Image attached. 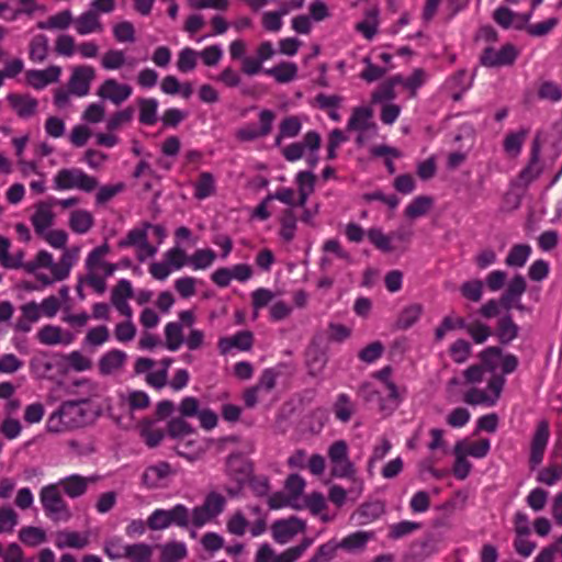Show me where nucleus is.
I'll return each mask as SVG.
<instances>
[{
	"label": "nucleus",
	"instance_id": "obj_1",
	"mask_svg": "<svg viewBox=\"0 0 562 562\" xmlns=\"http://www.w3.org/2000/svg\"><path fill=\"white\" fill-rule=\"evenodd\" d=\"M111 248L108 243L93 248L85 260L87 274L82 280L98 294H103L106 290L105 279L111 277L116 270L117 265L106 261V256Z\"/></svg>",
	"mask_w": 562,
	"mask_h": 562
},
{
	"label": "nucleus",
	"instance_id": "obj_2",
	"mask_svg": "<svg viewBox=\"0 0 562 562\" xmlns=\"http://www.w3.org/2000/svg\"><path fill=\"white\" fill-rule=\"evenodd\" d=\"M86 401H70L64 403L47 419V429L50 432H61L67 429L85 426L91 418L86 407Z\"/></svg>",
	"mask_w": 562,
	"mask_h": 562
},
{
	"label": "nucleus",
	"instance_id": "obj_3",
	"mask_svg": "<svg viewBox=\"0 0 562 562\" xmlns=\"http://www.w3.org/2000/svg\"><path fill=\"white\" fill-rule=\"evenodd\" d=\"M57 483L44 485L38 493L40 503L47 518L56 522H67L72 513Z\"/></svg>",
	"mask_w": 562,
	"mask_h": 562
},
{
	"label": "nucleus",
	"instance_id": "obj_4",
	"mask_svg": "<svg viewBox=\"0 0 562 562\" xmlns=\"http://www.w3.org/2000/svg\"><path fill=\"white\" fill-rule=\"evenodd\" d=\"M98 179L76 167L61 168L53 177V187L56 191L79 190L92 192L98 188Z\"/></svg>",
	"mask_w": 562,
	"mask_h": 562
},
{
	"label": "nucleus",
	"instance_id": "obj_5",
	"mask_svg": "<svg viewBox=\"0 0 562 562\" xmlns=\"http://www.w3.org/2000/svg\"><path fill=\"white\" fill-rule=\"evenodd\" d=\"M373 111L369 106H358L352 110L347 123L348 132H357L356 143L363 146L378 135V125L372 121Z\"/></svg>",
	"mask_w": 562,
	"mask_h": 562
},
{
	"label": "nucleus",
	"instance_id": "obj_6",
	"mask_svg": "<svg viewBox=\"0 0 562 562\" xmlns=\"http://www.w3.org/2000/svg\"><path fill=\"white\" fill-rule=\"evenodd\" d=\"M190 524V510L182 504H177L170 509H155L147 519L151 530H164L171 525L187 528Z\"/></svg>",
	"mask_w": 562,
	"mask_h": 562
},
{
	"label": "nucleus",
	"instance_id": "obj_7",
	"mask_svg": "<svg viewBox=\"0 0 562 562\" xmlns=\"http://www.w3.org/2000/svg\"><path fill=\"white\" fill-rule=\"evenodd\" d=\"M505 385V378L502 375H494L487 383L486 389H477L474 385L463 394V402L476 406H494L501 397L503 387Z\"/></svg>",
	"mask_w": 562,
	"mask_h": 562
},
{
	"label": "nucleus",
	"instance_id": "obj_8",
	"mask_svg": "<svg viewBox=\"0 0 562 562\" xmlns=\"http://www.w3.org/2000/svg\"><path fill=\"white\" fill-rule=\"evenodd\" d=\"M312 538H304L294 547L278 553L270 544H261L255 555V562H296L313 544Z\"/></svg>",
	"mask_w": 562,
	"mask_h": 562
},
{
	"label": "nucleus",
	"instance_id": "obj_9",
	"mask_svg": "<svg viewBox=\"0 0 562 562\" xmlns=\"http://www.w3.org/2000/svg\"><path fill=\"white\" fill-rule=\"evenodd\" d=\"M151 224L143 222L139 226H136L128 231L126 236L119 240L117 246L120 248L134 247L137 251V258L144 261L146 258L155 256L157 248L148 243V229Z\"/></svg>",
	"mask_w": 562,
	"mask_h": 562
},
{
	"label": "nucleus",
	"instance_id": "obj_10",
	"mask_svg": "<svg viewBox=\"0 0 562 562\" xmlns=\"http://www.w3.org/2000/svg\"><path fill=\"white\" fill-rule=\"evenodd\" d=\"M188 263L187 254L180 247H172L164 255L161 261L153 262L149 272L156 280H166L172 271L180 270Z\"/></svg>",
	"mask_w": 562,
	"mask_h": 562
},
{
	"label": "nucleus",
	"instance_id": "obj_11",
	"mask_svg": "<svg viewBox=\"0 0 562 562\" xmlns=\"http://www.w3.org/2000/svg\"><path fill=\"white\" fill-rule=\"evenodd\" d=\"M260 127L255 124H245L236 131V138L240 142H251L269 135L272 131V124L276 114L271 110H261L259 112Z\"/></svg>",
	"mask_w": 562,
	"mask_h": 562
},
{
	"label": "nucleus",
	"instance_id": "obj_12",
	"mask_svg": "<svg viewBox=\"0 0 562 562\" xmlns=\"http://www.w3.org/2000/svg\"><path fill=\"white\" fill-rule=\"evenodd\" d=\"M306 522L297 517L276 520L271 526L273 540L279 544L289 543L295 536L304 532Z\"/></svg>",
	"mask_w": 562,
	"mask_h": 562
},
{
	"label": "nucleus",
	"instance_id": "obj_13",
	"mask_svg": "<svg viewBox=\"0 0 562 562\" xmlns=\"http://www.w3.org/2000/svg\"><path fill=\"white\" fill-rule=\"evenodd\" d=\"M79 247L71 249L65 248L63 255L55 267V278H47L45 272H37L36 279L42 282L43 285H50L57 281H63L68 278L70 270L78 260Z\"/></svg>",
	"mask_w": 562,
	"mask_h": 562
},
{
	"label": "nucleus",
	"instance_id": "obj_14",
	"mask_svg": "<svg viewBox=\"0 0 562 562\" xmlns=\"http://www.w3.org/2000/svg\"><path fill=\"white\" fill-rule=\"evenodd\" d=\"M175 474L168 462L160 461L147 467L142 474V483L146 488L155 490L167 485L169 479Z\"/></svg>",
	"mask_w": 562,
	"mask_h": 562
},
{
	"label": "nucleus",
	"instance_id": "obj_15",
	"mask_svg": "<svg viewBox=\"0 0 562 562\" xmlns=\"http://www.w3.org/2000/svg\"><path fill=\"white\" fill-rule=\"evenodd\" d=\"M518 52L515 46L506 44L498 50L487 47L482 53L480 60L485 67H502L512 65L517 58Z\"/></svg>",
	"mask_w": 562,
	"mask_h": 562
},
{
	"label": "nucleus",
	"instance_id": "obj_16",
	"mask_svg": "<svg viewBox=\"0 0 562 562\" xmlns=\"http://www.w3.org/2000/svg\"><path fill=\"white\" fill-rule=\"evenodd\" d=\"M133 93V89L127 83H121L116 79L109 78L98 88L97 94L112 103L119 105L126 101Z\"/></svg>",
	"mask_w": 562,
	"mask_h": 562
},
{
	"label": "nucleus",
	"instance_id": "obj_17",
	"mask_svg": "<svg viewBox=\"0 0 562 562\" xmlns=\"http://www.w3.org/2000/svg\"><path fill=\"white\" fill-rule=\"evenodd\" d=\"M36 338L45 346H69L75 341L76 335L56 325H45L37 331Z\"/></svg>",
	"mask_w": 562,
	"mask_h": 562
},
{
	"label": "nucleus",
	"instance_id": "obj_18",
	"mask_svg": "<svg viewBox=\"0 0 562 562\" xmlns=\"http://www.w3.org/2000/svg\"><path fill=\"white\" fill-rule=\"evenodd\" d=\"M549 437V423L547 420H540L537 424L536 431L531 440L529 461L532 467H537L542 462Z\"/></svg>",
	"mask_w": 562,
	"mask_h": 562
},
{
	"label": "nucleus",
	"instance_id": "obj_19",
	"mask_svg": "<svg viewBox=\"0 0 562 562\" xmlns=\"http://www.w3.org/2000/svg\"><path fill=\"white\" fill-rule=\"evenodd\" d=\"M97 482L95 476H82L79 474H71L69 476L60 479L56 482L60 490L67 495L69 498H79L83 496L90 484Z\"/></svg>",
	"mask_w": 562,
	"mask_h": 562
},
{
	"label": "nucleus",
	"instance_id": "obj_20",
	"mask_svg": "<svg viewBox=\"0 0 562 562\" xmlns=\"http://www.w3.org/2000/svg\"><path fill=\"white\" fill-rule=\"evenodd\" d=\"M93 78L94 69L91 66L75 67L68 82L70 92L78 97L87 95Z\"/></svg>",
	"mask_w": 562,
	"mask_h": 562
},
{
	"label": "nucleus",
	"instance_id": "obj_21",
	"mask_svg": "<svg viewBox=\"0 0 562 562\" xmlns=\"http://www.w3.org/2000/svg\"><path fill=\"white\" fill-rule=\"evenodd\" d=\"M52 202H38L35 205L34 213L31 216V223L38 236L44 235L53 226L55 213Z\"/></svg>",
	"mask_w": 562,
	"mask_h": 562
},
{
	"label": "nucleus",
	"instance_id": "obj_22",
	"mask_svg": "<svg viewBox=\"0 0 562 562\" xmlns=\"http://www.w3.org/2000/svg\"><path fill=\"white\" fill-rule=\"evenodd\" d=\"M532 12L515 13L506 7H499L494 11V21L504 29L514 27L522 30L529 23Z\"/></svg>",
	"mask_w": 562,
	"mask_h": 562
},
{
	"label": "nucleus",
	"instance_id": "obj_23",
	"mask_svg": "<svg viewBox=\"0 0 562 562\" xmlns=\"http://www.w3.org/2000/svg\"><path fill=\"white\" fill-rule=\"evenodd\" d=\"M61 68L55 65L42 70L32 69L26 71L25 81L32 88L41 90L50 83L57 82L59 80Z\"/></svg>",
	"mask_w": 562,
	"mask_h": 562
},
{
	"label": "nucleus",
	"instance_id": "obj_24",
	"mask_svg": "<svg viewBox=\"0 0 562 562\" xmlns=\"http://www.w3.org/2000/svg\"><path fill=\"white\" fill-rule=\"evenodd\" d=\"M526 289L527 284L524 277L520 274L515 276L509 281L505 293L501 297L499 304L503 305L506 310H510L512 307L522 310L520 297L526 292Z\"/></svg>",
	"mask_w": 562,
	"mask_h": 562
},
{
	"label": "nucleus",
	"instance_id": "obj_25",
	"mask_svg": "<svg viewBox=\"0 0 562 562\" xmlns=\"http://www.w3.org/2000/svg\"><path fill=\"white\" fill-rule=\"evenodd\" d=\"M254 344V335L249 330H241L229 337L218 339V350L221 355H227L233 349L249 351Z\"/></svg>",
	"mask_w": 562,
	"mask_h": 562
},
{
	"label": "nucleus",
	"instance_id": "obj_26",
	"mask_svg": "<svg viewBox=\"0 0 562 562\" xmlns=\"http://www.w3.org/2000/svg\"><path fill=\"white\" fill-rule=\"evenodd\" d=\"M127 355L119 349L105 352L98 362L99 372L102 375H113L122 371L126 362Z\"/></svg>",
	"mask_w": 562,
	"mask_h": 562
},
{
	"label": "nucleus",
	"instance_id": "obj_27",
	"mask_svg": "<svg viewBox=\"0 0 562 562\" xmlns=\"http://www.w3.org/2000/svg\"><path fill=\"white\" fill-rule=\"evenodd\" d=\"M305 484V480L302 476H300L299 474H291L285 482V488L290 494V497L283 503H277L276 498H271L270 507L280 508L282 506L288 505L293 508H301V505H299L296 502L297 497L303 493Z\"/></svg>",
	"mask_w": 562,
	"mask_h": 562
},
{
	"label": "nucleus",
	"instance_id": "obj_28",
	"mask_svg": "<svg viewBox=\"0 0 562 562\" xmlns=\"http://www.w3.org/2000/svg\"><path fill=\"white\" fill-rule=\"evenodd\" d=\"M90 542L88 532H78L74 530H59L55 533V546L58 549H83Z\"/></svg>",
	"mask_w": 562,
	"mask_h": 562
},
{
	"label": "nucleus",
	"instance_id": "obj_29",
	"mask_svg": "<svg viewBox=\"0 0 562 562\" xmlns=\"http://www.w3.org/2000/svg\"><path fill=\"white\" fill-rule=\"evenodd\" d=\"M374 537L373 531L359 530L346 536L338 543L341 550L348 553H358L363 551Z\"/></svg>",
	"mask_w": 562,
	"mask_h": 562
},
{
	"label": "nucleus",
	"instance_id": "obj_30",
	"mask_svg": "<svg viewBox=\"0 0 562 562\" xmlns=\"http://www.w3.org/2000/svg\"><path fill=\"white\" fill-rule=\"evenodd\" d=\"M74 27L79 35L101 33L103 31V24L99 14L89 10L75 19Z\"/></svg>",
	"mask_w": 562,
	"mask_h": 562
},
{
	"label": "nucleus",
	"instance_id": "obj_31",
	"mask_svg": "<svg viewBox=\"0 0 562 562\" xmlns=\"http://www.w3.org/2000/svg\"><path fill=\"white\" fill-rule=\"evenodd\" d=\"M8 102L20 117H31L36 113L38 102L29 94H9Z\"/></svg>",
	"mask_w": 562,
	"mask_h": 562
},
{
	"label": "nucleus",
	"instance_id": "obj_32",
	"mask_svg": "<svg viewBox=\"0 0 562 562\" xmlns=\"http://www.w3.org/2000/svg\"><path fill=\"white\" fill-rule=\"evenodd\" d=\"M380 11L378 8L368 9L363 19L356 23L355 30L359 32L366 40L372 41L378 34L380 20Z\"/></svg>",
	"mask_w": 562,
	"mask_h": 562
},
{
	"label": "nucleus",
	"instance_id": "obj_33",
	"mask_svg": "<svg viewBox=\"0 0 562 562\" xmlns=\"http://www.w3.org/2000/svg\"><path fill=\"white\" fill-rule=\"evenodd\" d=\"M331 474L336 477L351 479L355 484L357 495H360L363 490V482L356 479V467L350 461L349 456L338 461L331 462Z\"/></svg>",
	"mask_w": 562,
	"mask_h": 562
},
{
	"label": "nucleus",
	"instance_id": "obj_34",
	"mask_svg": "<svg viewBox=\"0 0 562 562\" xmlns=\"http://www.w3.org/2000/svg\"><path fill=\"white\" fill-rule=\"evenodd\" d=\"M384 512L385 506L382 502H369L362 504L352 515V518L357 519L358 525H368L380 518L384 514Z\"/></svg>",
	"mask_w": 562,
	"mask_h": 562
},
{
	"label": "nucleus",
	"instance_id": "obj_35",
	"mask_svg": "<svg viewBox=\"0 0 562 562\" xmlns=\"http://www.w3.org/2000/svg\"><path fill=\"white\" fill-rule=\"evenodd\" d=\"M125 65L134 68L137 60L135 58L127 60L125 53L121 49H109L102 55L101 66L105 70H119Z\"/></svg>",
	"mask_w": 562,
	"mask_h": 562
},
{
	"label": "nucleus",
	"instance_id": "obj_36",
	"mask_svg": "<svg viewBox=\"0 0 562 562\" xmlns=\"http://www.w3.org/2000/svg\"><path fill=\"white\" fill-rule=\"evenodd\" d=\"M299 68L296 64L291 61H282L277 66L266 69L265 72L278 82V83H289L296 79Z\"/></svg>",
	"mask_w": 562,
	"mask_h": 562
},
{
	"label": "nucleus",
	"instance_id": "obj_37",
	"mask_svg": "<svg viewBox=\"0 0 562 562\" xmlns=\"http://www.w3.org/2000/svg\"><path fill=\"white\" fill-rule=\"evenodd\" d=\"M68 224L72 232L86 234L93 226L94 218L92 213L87 210H75L69 215Z\"/></svg>",
	"mask_w": 562,
	"mask_h": 562
},
{
	"label": "nucleus",
	"instance_id": "obj_38",
	"mask_svg": "<svg viewBox=\"0 0 562 562\" xmlns=\"http://www.w3.org/2000/svg\"><path fill=\"white\" fill-rule=\"evenodd\" d=\"M295 181L299 189L297 205L304 207L308 196L314 192L316 178L310 171H300Z\"/></svg>",
	"mask_w": 562,
	"mask_h": 562
},
{
	"label": "nucleus",
	"instance_id": "obj_39",
	"mask_svg": "<svg viewBox=\"0 0 562 562\" xmlns=\"http://www.w3.org/2000/svg\"><path fill=\"white\" fill-rule=\"evenodd\" d=\"M139 109V122L144 125L151 126L157 123L158 101L154 98L137 99Z\"/></svg>",
	"mask_w": 562,
	"mask_h": 562
},
{
	"label": "nucleus",
	"instance_id": "obj_40",
	"mask_svg": "<svg viewBox=\"0 0 562 562\" xmlns=\"http://www.w3.org/2000/svg\"><path fill=\"white\" fill-rule=\"evenodd\" d=\"M454 447L461 448V451L465 457L470 456L476 459H482L487 456L491 449V442L488 439H480L475 442H469L467 440L458 441Z\"/></svg>",
	"mask_w": 562,
	"mask_h": 562
},
{
	"label": "nucleus",
	"instance_id": "obj_41",
	"mask_svg": "<svg viewBox=\"0 0 562 562\" xmlns=\"http://www.w3.org/2000/svg\"><path fill=\"white\" fill-rule=\"evenodd\" d=\"M10 247H11L10 239L4 236H0V263H1V266L7 269H18V268L22 267L23 252L19 251L16 255L12 256L9 252Z\"/></svg>",
	"mask_w": 562,
	"mask_h": 562
},
{
	"label": "nucleus",
	"instance_id": "obj_42",
	"mask_svg": "<svg viewBox=\"0 0 562 562\" xmlns=\"http://www.w3.org/2000/svg\"><path fill=\"white\" fill-rule=\"evenodd\" d=\"M434 205V199L428 195L416 196L405 209V216L415 220L426 215Z\"/></svg>",
	"mask_w": 562,
	"mask_h": 562
},
{
	"label": "nucleus",
	"instance_id": "obj_43",
	"mask_svg": "<svg viewBox=\"0 0 562 562\" xmlns=\"http://www.w3.org/2000/svg\"><path fill=\"white\" fill-rule=\"evenodd\" d=\"M182 325L177 322L168 323L165 326V344L170 351H177L183 345Z\"/></svg>",
	"mask_w": 562,
	"mask_h": 562
},
{
	"label": "nucleus",
	"instance_id": "obj_44",
	"mask_svg": "<svg viewBox=\"0 0 562 562\" xmlns=\"http://www.w3.org/2000/svg\"><path fill=\"white\" fill-rule=\"evenodd\" d=\"M74 21L72 13L69 10H64L50 15L47 21L40 22L37 27L41 30H66L71 23L74 24Z\"/></svg>",
	"mask_w": 562,
	"mask_h": 562
},
{
	"label": "nucleus",
	"instance_id": "obj_45",
	"mask_svg": "<svg viewBox=\"0 0 562 562\" xmlns=\"http://www.w3.org/2000/svg\"><path fill=\"white\" fill-rule=\"evenodd\" d=\"M19 539L27 547H38L46 542V531L40 527L26 526L20 529Z\"/></svg>",
	"mask_w": 562,
	"mask_h": 562
},
{
	"label": "nucleus",
	"instance_id": "obj_46",
	"mask_svg": "<svg viewBox=\"0 0 562 562\" xmlns=\"http://www.w3.org/2000/svg\"><path fill=\"white\" fill-rule=\"evenodd\" d=\"M392 447V442L386 437H381L379 441L373 446L367 467L368 473L370 475H373V469L375 464L387 456Z\"/></svg>",
	"mask_w": 562,
	"mask_h": 562
},
{
	"label": "nucleus",
	"instance_id": "obj_47",
	"mask_svg": "<svg viewBox=\"0 0 562 562\" xmlns=\"http://www.w3.org/2000/svg\"><path fill=\"white\" fill-rule=\"evenodd\" d=\"M161 561L177 562L184 559L188 554L187 546L183 542L170 541L161 546Z\"/></svg>",
	"mask_w": 562,
	"mask_h": 562
},
{
	"label": "nucleus",
	"instance_id": "obj_48",
	"mask_svg": "<svg viewBox=\"0 0 562 562\" xmlns=\"http://www.w3.org/2000/svg\"><path fill=\"white\" fill-rule=\"evenodd\" d=\"M297 220L292 209L283 212L280 218V236L285 241H291L295 237Z\"/></svg>",
	"mask_w": 562,
	"mask_h": 562
},
{
	"label": "nucleus",
	"instance_id": "obj_49",
	"mask_svg": "<svg viewBox=\"0 0 562 562\" xmlns=\"http://www.w3.org/2000/svg\"><path fill=\"white\" fill-rule=\"evenodd\" d=\"M154 553V548L150 544L139 542L128 544L126 557L131 562H150Z\"/></svg>",
	"mask_w": 562,
	"mask_h": 562
},
{
	"label": "nucleus",
	"instance_id": "obj_50",
	"mask_svg": "<svg viewBox=\"0 0 562 562\" xmlns=\"http://www.w3.org/2000/svg\"><path fill=\"white\" fill-rule=\"evenodd\" d=\"M423 312L424 307L419 303L407 305L398 316L397 326L402 329L412 327L420 318Z\"/></svg>",
	"mask_w": 562,
	"mask_h": 562
},
{
	"label": "nucleus",
	"instance_id": "obj_51",
	"mask_svg": "<svg viewBox=\"0 0 562 562\" xmlns=\"http://www.w3.org/2000/svg\"><path fill=\"white\" fill-rule=\"evenodd\" d=\"M215 192V180L212 173L202 172L194 183V196L204 200Z\"/></svg>",
	"mask_w": 562,
	"mask_h": 562
},
{
	"label": "nucleus",
	"instance_id": "obj_52",
	"mask_svg": "<svg viewBox=\"0 0 562 562\" xmlns=\"http://www.w3.org/2000/svg\"><path fill=\"white\" fill-rule=\"evenodd\" d=\"M55 267H57V262L54 261L53 255L46 250H41L35 256L34 260L30 263V269L35 274L41 272V269H48L49 274L47 278H55Z\"/></svg>",
	"mask_w": 562,
	"mask_h": 562
},
{
	"label": "nucleus",
	"instance_id": "obj_53",
	"mask_svg": "<svg viewBox=\"0 0 562 562\" xmlns=\"http://www.w3.org/2000/svg\"><path fill=\"white\" fill-rule=\"evenodd\" d=\"M518 326L514 323L509 315L498 321L497 337L504 345L509 344L518 336Z\"/></svg>",
	"mask_w": 562,
	"mask_h": 562
},
{
	"label": "nucleus",
	"instance_id": "obj_54",
	"mask_svg": "<svg viewBox=\"0 0 562 562\" xmlns=\"http://www.w3.org/2000/svg\"><path fill=\"white\" fill-rule=\"evenodd\" d=\"M333 409L337 419L347 423L355 413V405L347 394L341 393L337 396Z\"/></svg>",
	"mask_w": 562,
	"mask_h": 562
},
{
	"label": "nucleus",
	"instance_id": "obj_55",
	"mask_svg": "<svg viewBox=\"0 0 562 562\" xmlns=\"http://www.w3.org/2000/svg\"><path fill=\"white\" fill-rule=\"evenodd\" d=\"M530 254H531V247L529 245H525V244L515 245L509 250L505 262L509 267L521 268L527 262Z\"/></svg>",
	"mask_w": 562,
	"mask_h": 562
},
{
	"label": "nucleus",
	"instance_id": "obj_56",
	"mask_svg": "<svg viewBox=\"0 0 562 562\" xmlns=\"http://www.w3.org/2000/svg\"><path fill=\"white\" fill-rule=\"evenodd\" d=\"M168 435L175 439H184L193 434V427L184 419V417H173L167 426Z\"/></svg>",
	"mask_w": 562,
	"mask_h": 562
},
{
	"label": "nucleus",
	"instance_id": "obj_57",
	"mask_svg": "<svg viewBox=\"0 0 562 562\" xmlns=\"http://www.w3.org/2000/svg\"><path fill=\"white\" fill-rule=\"evenodd\" d=\"M216 258V254L212 249H198L190 257L187 256L188 263L194 270H203L211 267Z\"/></svg>",
	"mask_w": 562,
	"mask_h": 562
},
{
	"label": "nucleus",
	"instance_id": "obj_58",
	"mask_svg": "<svg viewBox=\"0 0 562 562\" xmlns=\"http://www.w3.org/2000/svg\"><path fill=\"white\" fill-rule=\"evenodd\" d=\"M201 505L215 519L224 512L226 498L217 492H211L205 496Z\"/></svg>",
	"mask_w": 562,
	"mask_h": 562
},
{
	"label": "nucleus",
	"instance_id": "obj_59",
	"mask_svg": "<svg viewBox=\"0 0 562 562\" xmlns=\"http://www.w3.org/2000/svg\"><path fill=\"white\" fill-rule=\"evenodd\" d=\"M127 543L119 537H112L104 541L103 551L111 560L125 559L127 551Z\"/></svg>",
	"mask_w": 562,
	"mask_h": 562
},
{
	"label": "nucleus",
	"instance_id": "obj_60",
	"mask_svg": "<svg viewBox=\"0 0 562 562\" xmlns=\"http://www.w3.org/2000/svg\"><path fill=\"white\" fill-rule=\"evenodd\" d=\"M199 54L191 47L182 48L178 54L177 68L180 72H190L195 69Z\"/></svg>",
	"mask_w": 562,
	"mask_h": 562
},
{
	"label": "nucleus",
	"instance_id": "obj_61",
	"mask_svg": "<svg viewBox=\"0 0 562 562\" xmlns=\"http://www.w3.org/2000/svg\"><path fill=\"white\" fill-rule=\"evenodd\" d=\"M110 339V330L106 326L100 325L90 328L83 339V344L88 347H99Z\"/></svg>",
	"mask_w": 562,
	"mask_h": 562
},
{
	"label": "nucleus",
	"instance_id": "obj_62",
	"mask_svg": "<svg viewBox=\"0 0 562 562\" xmlns=\"http://www.w3.org/2000/svg\"><path fill=\"white\" fill-rule=\"evenodd\" d=\"M48 53V38L38 34L30 43V58L34 61H43Z\"/></svg>",
	"mask_w": 562,
	"mask_h": 562
},
{
	"label": "nucleus",
	"instance_id": "obj_63",
	"mask_svg": "<svg viewBox=\"0 0 562 562\" xmlns=\"http://www.w3.org/2000/svg\"><path fill=\"white\" fill-rule=\"evenodd\" d=\"M562 479V468L558 464H549L537 474V481L547 486L555 485Z\"/></svg>",
	"mask_w": 562,
	"mask_h": 562
},
{
	"label": "nucleus",
	"instance_id": "obj_64",
	"mask_svg": "<svg viewBox=\"0 0 562 562\" xmlns=\"http://www.w3.org/2000/svg\"><path fill=\"white\" fill-rule=\"evenodd\" d=\"M66 366L77 372H82L91 369L92 361L80 351L75 350L65 356Z\"/></svg>",
	"mask_w": 562,
	"mask_h": 562
}]
</instances>
